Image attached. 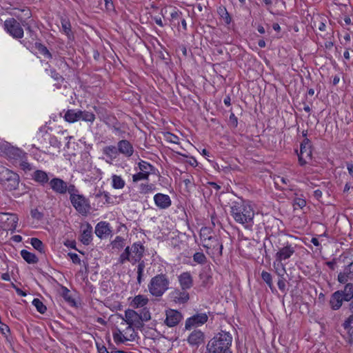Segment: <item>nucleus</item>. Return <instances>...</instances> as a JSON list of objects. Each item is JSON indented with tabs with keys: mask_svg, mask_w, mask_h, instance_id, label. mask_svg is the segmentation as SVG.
<instances>
[{
	"mask_svg": "<svg viewBox=\"0 0 353 353\" xmlns=\"http://www.w3.org/2000/svg\"><path fill=\"white\" fill-rule=\"evenodd\" d=\"M230 215L245 228L250 229L254 225V210L248 201L241 198L231 201Z\"/></svg>",
	"mask_w": 353,
	"mask_h": 353,
	"instance_id": "obj_1",
	"label": "nucleus"
},
{
	"mask_svg": "<svg viewBox=\"0 0 353 353\" xmlns=\"http://www.w3.org/2000/svg\"><path fill=\"white\" fill-rule=\"evenodd\" d=\"M232 336L230 332L222 331L216 334L208 343V353H232Z\"/></svg>",
	"mask_w": 353,
	"mask_h": 353,
	"instance_id": "obj_2",
	"label": "nucleus"
},
{
	"mask_svg": "<svg viewBox=\"0 0 353 353\" xmlns=\"http://www.w3.org/2000/svg\"><path fill=\"white\" fill-rule=\"evenodd\" d=\"M130 255L132 261V265L138 263L137 265V283L141 285L143 281V274L145 267L144 261L141 260L144 256L145 247L141 242H135L129 246Z\"/></svg>",
	"mask_w": 353,
	"mask_h": 353,
	"instance_id": "obj_3",
	"label": "nucleus"
},
{
	"mask_svg": "<svg viewBox=\"0 0 353 353\" xmlns=\"http://www.w3.org/2000/svg\"><path fill=\"white\" fill-rule=\"evenodd\" d=\"M170 281L165 274H159L152 277L148 283L150 293L156 297L161 296L169 288Z\"/></svg>",
	"mask_w": 353,
	"mask_h": 353,
	"instance_id": "obj_4",
	"label": "nucleus"
},
{
	"mask_svg": "<svg viewBox=\"0 0 353 353\" xmlns=\"http://www.w3.org/2000/svg\"><path fill=\"white\" fill-rule=\"evenodd\" d=\"M20 178L18 174L12 170L0 165V183L9 191L15 190L18 188Z\"/></svg>",
	"mask_w": 353,
	"mask_h": 353,
	"instance_id": "obj_5",
	"label": "nucleus"
},
{
	"mask_svg": "<svg viewBox=\"0 0 353 353\" xmlns=\"http://www.w3.org/2000/svg\"><path fill=\"white\" fill-rule=\"evenodd\" d=\"M205 232H209L207 228H202L200 232L201 239L203 242V245L208 250L212 249V254L222 256L223 245L220 239L216 236L210 235L209 237H205Z\"/></svg>",
	"mask_w": 353,
	"mask_h": 353,
	"instance_id": "obj_6",
	"label": "nucleus"
},
{
	"mask_svg": "<svg viewBox=\"0 0 353 353\" xmlns=\"http://www.w3.org/2000/svg\"><path fill=\"white\" fill-rule=\"evenodd\" d=\"M4 30L14 39H22L23 30L21 24L14 18H10L4 21Z\"/></svg>",
	"mask_w": 353,
	"mask_h": 353,
	"instance_id": "obj_7",
	"label": "nucleus"
},
{
	"mask_svg": "<svg viewBox=\"0 0 353 353\" xmlns=\"http://www.w3.org/2000/svg\"><path fill=\"white\" fill-rule=\"evenodd\" d=\"M70 202L74 209L83 216H87L91 210L89 200L83 194L72 196Z\"/></svg>",
	"mask_w": 353,
	"mask_h": 353,
	"instance_id": "obj_8",
	"label": "nucleus"
},
{
	"mask_svg": "<svg viewBox=\"0 0 353 353\" xmlns=\"http://www.w3.org/2000/svg\"><path fill=\"white\" fill-rule=\"evenodd\" d=\"M295 252V246L287 242L283 244V247L279 248L275 254V261L274 262V267L275 268L276 263H283L287 259H289Z\"/></svg>",
	"mask_w": 353,
	"mask_h": 353,
	"instance_id": "obj_9",
	"label": "nucleus"
},
{
	"mask_svg": "<svg viewBox=\"0 0 353 353\" xmlns=\"http://www.w3.org/2000/svg\"><path fill=\"white\" fill-rule=\"evenodd\" d=\"M208 316L205 313H197L185 321V330H191L194 327H199L208 321Z\"/></svg>",
	"mask_w": 353,
	"mask_h": 353,
	"instance_id": "obj_10",
	"label": "nucleus"
},
{
	"mask_svg": "<svg viewBox=\"0 0 353 353\" xmlns=\"http://www.w3.org/2000/svg\"><path fill=\"white\" fill-rule=\"evenodd\" d=\"M117 145L119 155H122L128 159L133 155L134 149L132 144L128 140L121 139L117 142Z\"/></svg>",
	"mask_w": 353,
	"mask_h": 353,
	"instance_id": "obj_11",
	"label": "nucleus"
},
{
	"mask_svg": "<svg viewBox=\"0 0 353 353\" xmlns=\"http://www.w3.org/2000/svg\"><path fill=\"white\" fill-rule=\"evenodd\" d=\"M51 189L57 194H65L67 192L68 184L60 178H53L49 182Z\"/></svg>",
	"mask_w": 353,
	"mask_h": 353,
	"instance_id": "obj_12",
	"label": "nucleus"
},
{
	"mask_svg": "<svg viewBox=\"0 0 353 353\" xmlns=\"http://www.w3.org/2000/svg\"><path fill=\"white\" fill-rule=\"evenodd\" d=\"M182 314L177 310H169L166 311V318L165 323L168 327H174L182 319Z\"/></svg>",
	"mask_w": 353,
	"mask_h": 353,
	"instance_id": "obj_13",
	"label": "nucleus"
},
{
	"mask_svg": "<svg viewBox=\"0 0 353 353\" xmlns=\"http://www.w3.org/2000/svg\"><path fill=\"white\" fill-rule=\"evenodd\" d=\"M204 339V333L201 330H194L188 336L187 341L190 345L198 347L200 345L203 343Z\"/></svg>",
	"mask_w": 353,
	"mask_h": 353,
	"instance_id": "obj_14",
	"label": "nucleus"
},
{
	"mask_svg": "<svg viewBox=\"0 0 353 353\" xmlns=\"http://www.w3.org/2000/svg\"><path fill=\"white\" fill-rule=\"evenodd\" d=\"M171 299L178 304H184L190 299L189 293L183 290H174L170 293Z\"/></svg>",
	"mask_w": 353,
	"mask_h": 353,
	"instance_id": "obj_15",
	"label": "nucleus"
},
{
	"mask_svg": "<svg viewBox=\"0 0 353 353\" xmlns=\"http://www.w3.org/2000/svg\"><path fill=\"white\" fill-rule=\"evenodd\" d=\"M155 205L159 209H167L172 205L170 197L168 194L157 193L154 196Z\"/></svg>",
	"mask_w": 353,
	"mask_h": 353,
	"instance_id": "obj_16",
	"label": "nucleus"
},
{
	"mask_svg": "<svg viewBox=\"0 0 353 353\" xmlns=\"http://www.w3.org/2000/svg\"><path fill=\"white\" fill-rule=\"evenodd\" d=\"M125 321L128 325V329H131L132 325H141L139 314L133 310H127L125 312Z\"/></svg>",
	"mask_w": 353,
	"mask_h": 353,
	"instance_id": "obj_17",
	"label": "nucleus"
},
{
	"mask_svg": "<svg viewBox=\"0 0 353 353\" xmlns=\"http://www.w3.org/2000/svg\"><path fill=\"white\" fill-rule=\"evenodd\" d=\"M179 282L182 290H187L193 286V279L189 272L181 273L178 276Z\"/></svg>",
	"mask_w": 353,
	"mask_h": 353,
	"instance_id": "obj_18",
	"label": "nucleus"
},
{
	"mask_svg": "<svg viewBox=\"0 0 353 353\" xmlns=\"http://www.w3.org/2000/svg\"><path fill=\"white\" fill-rule=\"evenodd\" d=\"M353 278V262L350 263L345 267L343 272H340L338 275L337 280L340 283L345 284L349 279Z\"/></svg>",
	"mask_w": 353,
	"mask_h": 353,
	"instance_id": "obj_19",
	"label": "nucleus"
},
{
	"mask_svg": "<svg viewBox=\"0 0 353 353\" xmlns=\"http://www.w3.org/2000/svg\"><path fill=\"white\" fill-rule=\"evenodd\" d=\"M94 232L99 238H105L111 232L109 223L105 221L98 223L95 227Z\"/></svg>",
	"mask_w": 353,
	"mask_h": 353,
	"instance_id": "obj_20",
	"label": "nucleus"
},
{
	"mask_svg": "<svg viewBox=\"0 0 353 353\" xmlns=\"http://www.w3.org/2000/svg\"><path fill=\"white\" fill-rule=\"evenodd\" d=\"M312 156V148L300 147V153L298 154L299 163L301 166H304L307 162V159H311Z\"/></svg>",
	"mask_w": 353,
	"mask_h": 353,
	"instance_id": "obj_21",
	"label": "nucleus"
},
{
	"mask_svg": "<svg viewBox=\"0 0 353 353\" xmlns=\"http://www.w3.org/2000/svg\"><path fill=\"white\" fill-rule=\"evenodd\" d=\"M343 301H345L343 297V294L341 292L338 290L332 294L330 300V304L332 309L336 310L341 307Z\"/></svg>",
	"mask_w": 353,
	"mask_h": 353,
	"instance_id": "obj_22",
	"label": "nucleus"
},
{
	"mask_svg": "<svg viewBox=\"0 0 353 353\" xmlns=\"http://www.w3.org/2000/svg\"><path fill=\"white\" fill-rule=\"evenodd\" d=\"M102 153L110 161L117 159L119 156V151L117 150V145H110L103 147L102 149Z\"/></svg>",
	"mask_w": 353,
	"mask_h": 353,
	"instance_id": "obj_23",
	"label": "nucleus"
},
{
	"mask_svg": "<svg viewBox=\"0 0 353 353\" xmlns=\"http://www.w3.org/2000/svg\"><path fill=\"white\" fill-rule=\"evenodd\" d=\"M32 179L37 183L44 185L49 181V176L46 172L41 170H37L32 175Z\"/></svg>",
	"mask_w": 353,
	"mask_h": 353,
	"instance_id": "obj_24",
	"label": "nucleus"
},
{
	"mask_svg": "<svg viewBox=\"0 0 353 353\" xmlns=\"http://www.w3.org/2000/svg\"><path fill=\"white\" fill-rule=\"evenodd\" d=\"M92 227L90 224L87 223L86 228L83 230L81 234V242L85 245H88L90 243L92 239Z\"/></svg>",
	"mask_w": 353,
	"mask_h": 353,
	"instance_id": "obj_25",
	"label": "nucleus"
},
{
	"mask_svg": "<svg viewBox=\"0 0 353 353\" xmlns=\"http://www.w3.org/2000/svg\"><path fill=\"white\" fill-rule=\"evenodd\" d=\"M148 303V299L143 295H137L134 296L130 303V305L134 308L142 307Z\"/></svg>",
	"mask_w": 353,
	"mask_h": 353,
	"instance_id": "obj_26",
	"label": "nucleus"
},
{
	"mask_svg": "<svg viewBox=\"0 0 353 353\" xmlns=\"http://www.w3.org/2000/svg\"><path fill=\"white\" fill-rule=\"evenodd\" d=\"M21 257L30 264H35L39 261V259L34 254L26 250H22L20 252Z\"/></svg>",
	"mask_w": 353,
	"mask_h": 353,
	"instance_id": "obj_27",
	"label": "nucleus"
},
{
	"mask_svg": "<svg viewBox=\"0 0 353 353\" xmlns=\"http://www.w3.org/2000/svg\"><path fill=\"white\" fill-rule=\"evenodd\" d=\"M9 157L16 160L26 159L27 154L18 148H11L8 152Z\"/></svg>",
	"mask_w": 353,
	"mask_h": 353,
	"instance_id": "obj_28",
	"label": "nucleus"
},
{
	"mask_svg": "<svg viewBox=\"0 0 353 353\" xmlns=\"http://www.w3.org/2000/svg\"><path fill=\"white\" fill-rule=\"evenodd\" d=\"M156 190V186L153 183H142L139 186V192L141 194H152Z\"/></svg>",
	"mask_w": 353,
	"mask_h": 353,
	"instance_id": "obj_29",
	"label": "nucleus"
},
{
	"mask_svg": "<svg viewBox=\"0 0 353 353\" xmlns=\"http://www.w3.org/2000/svg\"><path fill=\"white\" fill-rule=\"evenodd\" d=\"M343 294L345 301H350L353 298V284L347 283L344 288V290H339Z\"/></svg>",
	"mask_w": 353,
	"mask_h": 353,
	"instance_id": "obj_30",
	"label": "nucleus"
},
{
	"mask_svg": "<svg viewBox=\"0 0 353 353\" xmlns=\"http://www.w3.org/2000/svg\"><path fill=\"white\" fill-rule=\"evenodd\" d=\"M79 110H68L64 116V118L66 121L70 123H74L75 121H79L80 117L79 114Z\"/></svg>",
	"mask_w": 353,
	"mask_h": 353,
	"instance_id": "obj_31",
	"label": "nucleus"
},
{
	"mask_svg": "<svg viewBox=\"0 0 353 353\" xmlns=\"http://www.w3.org/2000/svg\"><path fill=\"white\" fill-rule=\"evenodd\" d=\"M61 23L63 31L67 35L68 38L70 39L73 37V34L71 30V24L70 21L67 18L61 17Z\"/></svg>",
	"mask_w": 353,
	"mask_h": 353,
	"instance_id": "obj_32",
	"label": "nucleus"
},
{
	"mask_svg": "<svg viewBox=\"0 0 353 353\" xmlns=\"http://www.w3.org/2000/svg\"><path fill=\"white\" fill-rule=\"evenodd\" d=\"M138 165L139 170L144 173H146L148 176H150L151 173H153L155 170L154 167L152 165L143 160H141Z\"/></svg>",
	"mask_w": 353,
	"mask_h": 353,
	"instance_id": "obj_33",
	"label": "nucleus"
},
{
	"mask_svg": "<svg viewBox=\"0 0 353 353\" xmlns=\"http://www.w3.org/2000/svg\"><path fill=\"white\" fill-rule=\"evenodd\" d=\"M112 185L114 189H122L124 188L125 183L121 176L114 174L112 176Z\"/></svg>",
	"mask_w": 353,
	"mask_h": 353,
	"instance_id": "obj_34",
	"label": "nucleus"
},
{
	"mask_svg": "<svg viewBox=\"0 0 353 353\" xmlns=\"http://www.w3.org/2000/svg\"><path fill=\"white\" fill-rule=\"evenodd\" d=\"M261 278L263 280V281L268 285V287L270 288L272 292L276 291V289L272 283V277L270 273L264 270L262 271Z\"/></svg>",
	"mask_w": 353,
	"mask_h": 353,
	"instance_id": "obj_35",
	"label": "nucleus"
},
{
	"mask_svg": "<svg viewBox=\"0 0 353 353\" xmlns=\"http://www.w3.org/2000/svg\"><path fill=\"white\" fill-rule=\"evenodd\" d=\"M112 335L113 339L117 344L124 343L128 341L127 337L125 336L121 331L118 328L113 332Z\"/></svg>",
	"mask_w": 353,
	"mask_h": 353,
	"instance_id": "obj_36",
	"label": "nucleus"
},
{
	"mask_svg": "<svg viewBox=\"0 0 353 353\" xmlns=\"http://www.w3.org/2000/svg\"><path fill=\"white\" fill-rule=\"evenodd\" d=\"M129 246H127L124 251L120 254L118 259L119 264H124L125 262L129 261L132 264L131 256L130 255Z\"/></svg>",
	"mask_w": 353,
	"mask_h": 353,
	"instance_id": "obj_37",
	"label": "nucleus"
},
{
	"mask_svg": "<svg viewBox=\"0 0 353 353\" xmlns=\"http://www.w3.org/2000/svg\"><path fill=\"white\" fill-rule=\"evenodd\" d=\"M30 243L31 245H32V247L37 250V251H39L40 253L41 254H44L45 253V246H44V244L43 243V242L37 239V238H35V237H33L30 239Z\"/></svg>",
	"mask_w": 353,
	"mask_h": 353,
	"instance_id": "obj_38",
	"label": "nucleus"
},
{
	"mask_svg": "<svg viewBox=\"0 0 353 353\" xmlns=\"http://www.w3.org/2000/svg\"><path fill=\"white\" fill-rule=\"evenodd\" d=\"M34 46L44 57L49 59H51L52 58V54L50 52L48 49L42 43L39 42H36L34 43Z\"/></svg>",
	"mask_w": 353,
	"mask_h": 353,
	"instance_id": "obj_39",
	"label": "nucleus"
},
{
	"mask_svg": "<svg viewBox=\"0 0 353 353\" xmlns=\"http://www.w3.org/2000/svg\"><path fill=\"white\" fill-rule=\"evenodd\" d=\"M79 114L82 121L93 122L95 119V115L91 112L79 110Z\"/></svg>",
	"mask_w": 353,
	"mask_h": 353,
	"instance_id": "obj_40",
	"label": "nucleus"
},
{
	"mask_svg": "<svg viewBox=\"0 0 353 353\" xmlns=\"http://www.w3.org/2000/svg\"><path fill=\"white\" fill-rule=\"evenodd\" d=\"M125 240L124 238L117 236L115 239L111 242V245L113 249L121 250L125 246Z\"/></svg>",
	"mask_w": 353,
	"mask_h": 353,
	"instance_id": "obj_41",
	"label": "nucleus"
},
{
	"mask_svg": "<svg viewBox=\"0 0 353 353\" xmlns=\"http://www.w3.org/2000/svg\"><path fill=\"white\" fill-rule=\"evenodd\" d=\"M206 268L203 270V272L200 274V278L202 280L203 284L206 285H208L212 280V276L208 272L210 271V267L208 266V271L205 270Z\"/></svg>",
	"mask_w": 353,
	"mask_h": 353,
	"instance_id": "obj_42",
	"label": "nucleus"
},
{
	"mask_svg": "<svg viewBox=\"0 0 353 353\" xmlns=\"http://www.w3.org/2000/svg\"><path fill=\"white\" fill-rule=\"evenodd\" d=\"M32 303L36 307L37 310L39 313L44 314L46 312L47 308H46V305H44V304L42 303V301H40L39 299H37V298L34 299Z\"/></svg>",
	"mask_w": 353,
	"mask_h": 353,
	"instance_id": "obj_43",
	"label": "nucleus"
},
{
	"mask_svg": "<svg viewBox=\"0 0 353 353\" xmlns=\"http://www.w3.org/2000/svg\"><path fill=\"white\" fill-rule=\"evenodd\" d=\"M193 260L199 264H204L207 261V258L203 252H196L193 255Z\"/></svg>",
	"mask_w": 353,
	"mask_h": 353,
	"instance_id": "obj_44",
	"label": "nucleus"
},
{
	"mask_svg": "<svg viewBox=\"0 0 353 353\" xmlns=\"http://www.w3.org/2000/svg\"><path fill=\"white\" fill-rule=\"evenodd\" d=\"M149 176L141 171H139L138 173L132 175V181L134 183H137L139 181L142 180H148Z\"/></svg>",
	"mask_w": 353,
	"mask_h": 353,
	"instance_id": "obj_45",
	"label": "nucleus"
},
{
	"mask_svg": "<svg viewBox=\"0 0 353 353\" xmlns=\"http://www.w3.org/2000/svg\"><path fill=\"white\" fill-rule=\"evenodd\" d=\"M19 161V166L24 172H29L33 169L32 165L28 162L27 157L26 159H20Z\"/></svg>",
	"mask_w": 353,
	"mask_h": 353,
	"instance_id": "obj_46",
	"label": "nucleus"
},
{
	"mask_svg": "<svg viewBox=\"0 0 353 353\" xmlns=\"http://www.w3.org/2000/svg\"><path fill=\"white\" fill-rule=\"evenodd\" d=\"M293 205L296 209L297 207L302 209L306 205V201L304 198L296 197L293 201Z\"/></svg>",
	"mask_w": 353,
	"mask_h": 353,
	"instance_id": "obj_47",
	"label": "nucleus"
},
{
	"mask_svg": "<svg viewBox=\"0 0 353 353\" xmlns=\"http://www.w3.org/2000/svg\"><path fill=\"white\" fill-rule=\"evenodd\" d=\"M275 272L279 278L284 277V274L286 272L285 263H279L278 267L275 268Z\"/></svg>",
	"mask_w": 353,
	"mask_h": 353,
	"instance_id": "obj_48",
	"label": "nucleus"
},
{
	"mask_svg": "<svg viewBox=\"0 0 353 353\" xmlns=\"http://www.w3.org/2000/svg\"><path fill=\"white\" fill-rule=\"evenodd\" d=\"M78 190L76 188L75 185L73 184H70L68 185L67 192L70 194V200L72 199V196H76L80 195L78 194Z\"/></svg>",
	"mask_w": 353,
	"mask_h": 353,
	"instance_id": "obj_49",
	"label": "nucleus"
},
{
	"mask_svg": "<svg viewBox=\"0 0 353 353\" xmlns=\"http://www.w3.org/2000/svg\"><path fill=\"white\" fill-rule=\"evenodd\" d=\"M139 315V317H140V323L141 321H148L150 319V312L146 310L145 308H144L140 314Z\"/></svg>",
	"mask_w": 353,
	"mask_h": 353,
	"instance_id": "obj_50",
	"label": "nucleus"
},
{
	"mask_svg": "<svg viewBox=\"0 0 353 353\" xmlns=\"http://www.w3.org/2000/svg\"><path fill=\"white\" fill-rule=\"evenodd\" d=\"M9 216L10 217L8 219V220L10 221L11 228L12 230H15L17 226L19 219L17 216L14 214H10Z\"/></svg>",
	"mask_w": 353,
	"mask_h": 353,
	"instance_id": "obj_51",
	"label": "nucleus"
},
{
	"mask_svg": "<svg viewBox=\"0 0 353 353\" xmlns=\"http://www.w3.org/2000/svg\"><path fill=\"white\" fill-rule=\"evenodd\" d=\"M103 196V198L105 199V203H110V194L108 192H101L99 191L98 193L95 194L96 198H99Z\"/></svg>",
	"mask_w": 353,
	"mask_h": 353,
	"instance_id": "obj_52",
	"label": "nucleus"
},
{
	"mask_svg": "<svg viewBox=\"0 0 353 353\" xmlns=\"http://www.w3.org/2000/svg\"><path fill=\"white\" fill-rule=\"evenodd\" d=\"M279 289L285 292L286 291L285 279L284 277L279 278L277 282Z\"/></svg>",
	"mask_w": 353,
	"mask_h": 353,
	"instance_id": "obj_53",
	"label": "nucleus"
},
{
	"mask_svg": "<svg viewBox=\"0 0 353 353\" xmlns=\"http://www.w3.org/2000/svg\"><path fill=\"white\" fill-rule=\"evenodd\" d=\"M30 214L32 217L37 220H41L43 216V213L39 212L37 209L32 210Z\"/></svg>",
	"mask_w": 353,
	"mask_h": 353,
	"instance_id": "obj_54",
	"label": "nucleus"
},
{
	"mask_svg": "<svg viewBox=\"0 0 353 353\" xmlns=\"http://www.w3.org/2000/svg\"><path fill=\"white\" fill-rule=\"evenodd\" d=\"M68 256L70 258L72 261L75 264H80L81 263V259L77 254L69 252L68 254Z\"/></svg>",
	"mask_w": 353,
	"mask_h": 353,
	"instance_id": "obj_55",
	"label": "nucleus"
},
{
	"mask_svg": "<svg viewBox=\"0 0 353 353\" xmlns=\"http://www.w3.org/2000/svg\"><path fill=\"white\" fill-rule=\"evenodd\" d=\"M229 121L230 125L236 128L238 125V119L237 117L235 116L234 113H231L229 118Z\"/></svg>",
	"mask_w": 353,
	"mask_h": 353,
	"instance_id": "obj_56",
	"label": "nucleus"
},
{
	"mask_svg": "<svg viewBox=\"0 0 353 353\" xmlns=\"http://www.w3.org/2000/svg\"><path fill=\"white\" fill-rule=\"evenodd\" d=\"M51 77L57 81H63L64 79L61 75L59 74L55 70H50Z\"/></svg>",
	"mask_w": 353,
	"mask_h": 353,
	"instance_id": "obj_57",
	"label": "nucleus"
},
{
	"mask_svg": "<svg viewBox=\"0 0 353 353\" xmlns=\"http://www.w3.org/2000/svg\"><path fill=\"white\" fill-rule=\"evenodd\" d=\"M221 10L224 12V14H222V17L224 19L225 22L227 24H230L231 23L232 19L227 10L225 8H223V9H221Z\"/></svg>",
	"mask_w": 353,
	"mask_h": 353,
	"instance_id": "obj_58",
	"label": "nucleus"
},
{
	"mask_svg": "<svg viewBox=\"0 0 353 353\" xmlns=\"http://www.w3.org/2000/svg\"><path fill=\"white\" fill-rule=\"evenodd\" d=\"M26 31L30 34V37L32 39V41H34L37 39V34L32 29L30 26H28L26 27Z\"/></svg>",
	"mask_w": 353,
	"mask_h": 353,
	"instance_id": "obj_59",
	"label": "nucleus"
},
{
	"mask_svg": "<svg viewBox=\"0 0 353 353\" xmlns=\"http://www.w3.org/2000/svg\"><path fill=\"white\" fill-rule=\"evenodd\" d=\"M97 348L99 353H110L105 345L98 343H97ZM110 353H112V352Z\"/></svg>",
	"mask_w": 353,
	"mask_h": 353,
	"instance_id": "obj_60",
	"label": "nucleus"
},
{
	"mask_svg": "<svg viewBox=\"0 0 353 353\" xmlns=\"http://www.w3.org/2000/svg\"><path fill=\"white\" fill-rule=\"evenodd\" d=\"M0 332L3 335H6L7 333L10 332L9 327L7 325L1 323L0 325Z\"/></svg>",
	"mask_w": 353,
	"mask_h": 353,
	"instance_id": "obj_61",
	"label": "nucleus"
},
{
	"mask_svg": "<svg viewBox=\"0 0 353 353\" xmlns=\"http://www.w3.org/2000/svg\"><path fill=\"white\" fill-rule=\"evenodd\" d=\"M337 263V259L334 258L333 259L332 261H327L326 262V265L332 270H335V265Z\"/></svg>",
	"mask_w": 353,
	"mask_h": 353,
	"instance_id": "obj_62",
	"label": "nucleus"
},
{
	"mask_svg": "<svg viewBox=\"0 0 353 353\" xmlns=\"http://www.w3.org/2000/svg\"><path fill=\"white\" fill-rule=\"evenodd\" d=\"M21 43L23 44L27 49H31L33 47L32 42L27 40V39H23L21 41Z\"/></svg>",
	"mask_w": 353,
	"mask_h": 353,
	"instance_id": "obj_63",
	"label": "nucleus"
},
{
	"mask_svg": "<svg viewBox=\"0 0 353 353\" xmlns=\"http://www.w3.org/2000/svg\"><path fill=\"white\" fill-rule=\"evenodd\" d=\"M307 146L312 148L310 140L305 137L301 142L300 147L305 148Z\"/></svg>",
	"mask_w": 353,
	"mask_h": 353,
	"instance_id": "obj_64",
	"label": "nucleus"
}]
</instances>
